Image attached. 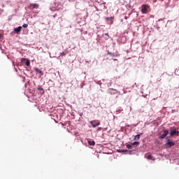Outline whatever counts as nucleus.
Returning <instances> with one entry per match:
<instances>
[{
  "instance_id": "f257e3e1",
  "label": "nucleus",
  "mask_w": 179,
  "mask_h": 179,
  "mask_svg": "<svg viewBox=\"0 0 179 179\" xmlns=\"http://www.w3.org/2000/svg\"><path fill=\"white\" fill-rule=\"evenodd\" d=\"M166 145L169 146V148H171V146H174L176 145L175 142H173L171 139H170V137H166Z\"/></svg>"
},
{
  "instance_id": "f03ea898",
  "label": "nucleus",
  "mask_w": 179,
  "mask_h": 179,
  "mask_svg": "<svg viewBox=\"0 0 179 179\" xmlns=\"http://www.w3.org/2000/svg\"><path fill=\"white\" fill-rule=\"evenodd\" d=\"M141 12L142 13H148V5L143 4L141 6Z\"/></svg>"
},
{
  "instance_id": "7ed1b4c3",
  "label": "nucleus",
  "mask_w": 179,
  "mask_h": 179,
  "mask_svg": "<svg viewBox=\"0 0 179 179\" xmlns=\"http://www.w3.org/2000/svg\"><path fill=\"white\" fill-rule=\"evenodd\" d=\"M164 134L159 136V139H164L167 135H169V131L168 130H164Z\"/></svg>"
},
{
  "instance_id": "20e7f679",
  "label": "nucleus",
  "mask_w": 179,
  "mask_h": 179,
  "mask_svg": "<svg viewBox=\"0 0 179 179\" xmlns=\"http://www.w3.org/2000/svg\"><path fill=\"white\" fill-rule=\"evenodd\" d=\"M39 6H40L38 4H37V3H31L29 5L30 9H38Z\"/></svg>"
},
{
  "instance_id": "39448f33",
  "label": "nucleus",
  "mask_w": 179,
  "mask_h": 179,
  "mask_svg": "<svg viewBox=\"0 0 179 179\" xmlns=\"http://www.w3.org/2000/svg\"><path fill=\"white\" fill-rule=\"evenodd\" d=\"M171 136H177L176 132V128H171V132H170Z\"/></svg>"
},
{
  "instance_id": "423d86ee",
  "label": "nucleus",
  "mask_w": 179,
  "mask_h": 179,
  "mask_svg": "<svg viewBox=\"0 0 179 179\" xmlns=\"http://www.w3.org/2000/svg\"><path fill=\"white\" fill-rule=\"evenodd\" d=\"M21 30H22V27H20V26L14 29V31L15 33H17V34H19V33H20Z\"/></svg>"
},
{
  "instance_id": "0eeeda50",
  "label": "nucleus",
  "mask_w": 179,
  "mask_h": 179,
  "mask_svg": "<svg viewBox=\"0 0 179 179\" xmlns=\"http://www.w3.org/2000/svg\"><path fill=\"white\" fill-rule=\"evenodd\" d=\"M90 124H91V125L92 126L93 128H96V127H99V125H100V122H98L94 124L93 122V121H91Z\"/></svg>"
},
{
  "instance_id": "6e6552de",
  "label": "nucleus",
  "mask_w": 179,
  "mask_h": 179,
  "mask_svg": "<svg viewBox=\"0 0 179 179\" xmlns=\"http://www.w3.org/2000/svg\"><path fill=\"white\" fill-rule=\"evenodd\" d=\"M37 90L41 92V94H44V89L43 87H39L37 88Z\"/></svg>"
},
{
  "instance_id": "1a4fd4ad",
  "label": "nucleus",
  "mask_w": 179,
  "mask_h": 179,
  "mask_svg": "<svg viewBox=\"0 0 179 179\" xmlns=\"http://www.w3.org/2000/svg\"><path fill=\"white\" fill-rule=\"evenodd\" d=\"M35 71H36L37 73H40V75H43V71L41 70H40V69H38V68H36Z\"/></svg>"
},
{
  "instance_id": "9d476101",
  "label": "nucleus",
  "mask_w": 179,
  "mask_h": 179,
  "mask_svg": "<svg viewBox=\"0 0 179 179\" xmlns=\"http://www.w3.org/2000/svg\"><path fill=\"white\" fill-rule=\"evenodd\" d=\"M88 145H90V146H94V145H96V143L94 141H89Z\"/></svg>"
},
{
  "instance_id": "9b49d317",
  "label": "nucleus",
  "mask_w": 179,
  "mask_h": 179,
  "mask_svg": "<svg viewBox=\"0 0 179 179\" xmlns=\"http://www.w3.org/2000/svg\"><path fill=\"white\" fill-rule=\"evenodd\" d=\"M134 139H135V140H136V139H138V140L141 139V134H137V135H136Z\"/></svg>"
},
{
  "instance_id": "f8f14e48",
  "label": "nucleus",
  "mask_w": 179,
  "mask_h": 179,
  "mask_svg": "<svg viewBox=\"0 0 179 179\" xmlns=\"http://www.w3.org/2000/svg\"><path fill=\"white\" fill-rule=\"evenodd\" d=\"M110 38V36L108 35V33L105 34V39L108 40Z\"/></svg>"
},
{
  "instance_id": "ddd939ff",
  "label": "nucleus",
  "mask_w": 179,
  "mask_h": 179,
  "mask_svg": "<svg viewBox=\"0 0 179 179\" xmlns=\"http://www.w3.org/2000/svg\"><path fill=\"white\" fill-rule=\"evenodd\" d=\"M105 20H106V22H108V20H113V17H106Z\"/></svg>"
},
{
  "instance_id": "4468645a",
  "label": "nucleus",
  "mask_w": 179,
  "mask_h": 179,
  "mask_svg": "<svg viewBox=\"0 0 179 179\" xmlns=\"http://www.w3.org/2000/svg\"><path fill=\"white\" fill-rule=\"evenodd\" d=\"M132 145H134V146H135V145L138 146L139 142L135 141V142H134V143H132Z\"/></svg>"
},
{
  "instance_id": "2eb2a0df",
  "label": "nucleus",
  "mask_w": 179,
  "mask_h": 179,
  "mask_svg": "<svg viewBox=\"0 0 179 179\" xmlns=\"http://www.w3.org/2000/svg\"><path fill=\"white\" fill-rule=\"evenodd\" d=\"M108 54L109 55H110L111 57H115V53H112V52H108Z\"/></svg>"
},
{
  "instance_id": "dca6fc26",
  "label": "nucleus",
  "mask_w": 179,
  "mask_h": 179,
  "mask_svg": "<svg viewBox=\"0 0 179 179\" xmlns=\"http://www.w3.org/2000/svg\"><path fill=\"white\" fill-rule=\"evenodd\" d=\"M25 65H26L27 66H29V65H30V61L27 60L26 62H25Z\"/></svg>"
},
{
  "instance_id": "f3484780",
  "label": "nucleus",
  "mask_w": 179,
  "mask_h": 179,
  "mask_svg": "<svg viewBox=\"0 0 179 179\" xmlns=\"http://www.w3.org/2000/svg\"><path fill=\"white\" fill-rule=\"evenodd\" d=\"M127 149H132V145H131L130 144H127Z\"/></svg>"
},
{
  "instance_id": "a211bd4d",
  "label": "nucleus",
  "mask_w": 179,
  "mask_h": 179,
  "mask_svg": "<svg viewBox=\"0 0 179 179\" xmlns=\"http://www.w3.org/2000/svg\"><path fill=\"white\" fill-rule=\"evenodd\" d=\"M29 27V24H24L23 25H22V27H24V29H26V28H27Z\"/></svg>"
},
{
  "instance_id": "6ab92c4d",
  "label": "nucleus",
  "mask_w": 179,
  "mask_h": 179,
  "mask_svg": "<svg viewBox=\"0 0 179 179\" xmlns=\"http://www.w3.org/2000/svg\"><path fill=\"white\" fill-rule=\"evenodd\" d=\"M147 159H148V160H152V155H148V157H147Z\"/></svg>"
},
{
  "instance_id": "aec40b11",
  "label": "nucleus",
  "mask_w": 179,
  "mask_h": 179,
  "mask_svg": "<svg viewBox=\"0 0 179 179\" xmlns=\"http://www.w3.org/2000/svg\"><path fill=\"white\" fill-rule=\"evenodd\" d=\"M60 55H62V57H65V52H62L60 53Z\"/></svg>"
},
{
  "instance_id": "412c9836",
  "label": "nucleus",
  "mask_w": 179,
  "mask_h": 179,
  "mask_svg": "<svg viewBox=\"0 0 179 179\" xmlns=\"http://www.w3.org/2000/svg\"><path fill=\"white\" fill-rule=\"evenodd\" d=\"M176 136H178V134H179V131L178 130H177V129H176Z\"/></svg>"
},
{
  "instance_id": "4be33fe9",
  "label": "nucleus",
  "mask_w": 179,
  "mask_h": 179,
  "mask_svg": "<svg viewBox=\"0 0 179 179\" xmlns=\"http://www.w3.org/2000/svg\"><path fill=\"white\" fill-rule=\"evenodd\" d=\"M0 38H1V34H0Z\"/></svg>"
}]
</instances>
